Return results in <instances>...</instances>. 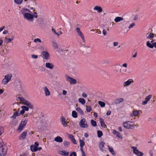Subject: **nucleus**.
<instances>
[{
    "label": "nucleus",
    "instance_id": "f257e3e1",
    "mask_svg": "<svg viewBox=\"0 0 156 156\" xmlns=\"http://www.w3.org/2000/svg\"><path fill=\"white\" fill-rule=\"evenodd\" d=\"M123 127L126 129H133L134 128L135 125L134 122L131 121L124 122L123 123Z\"/></svg>",
    "mask_w": 156,
    "mask_h": 156
},
{
    "label": "nucleus",
    "instance_id": "f03ea898",
    "mask_svg": "<svg viewBox=\"0 0 156 156\" xmlns=\"http://www.w3.org/2000/svg\"><path fill=\"white\" fill-rule=\"evenodd\" d=\"M7 148L5 145L0 144V155L1 156H5L7 153Z\"/></svg>",
    "mask_w": 156,
    "mask_h": 156
},
{
    "label": "nucleus",
    "instance_id": "7ed1b4c3",
    "mask_svg": "<svg viewBox=\"0 0 156 156\" xmlns=\"http://www.w3.org/2000/svg\"><path fill=\"white\" fill-rule=\"evenodd\" d=\"M28 121V119H26L24 121L23 120L21 122L17 129L18 130H20V132H21L23 129V128L26 126Z\"/></svg>",
    "mask_w": 156,
    "mask_h": 156
},
{
    "label": "nucleus",
    "instance_id": "20e7f679",
    "mask_svg": "<svg viewBox=\"0 0 156 156\" xmlns=\"http://www.w3.org/2000/svg\"><path fill=\"white\" fill-rule=\"evenodd\" d=\"M65 77L66 78V80L70 82V84H76V83L77 81L76 79L69 76L67 75H66Z\"/></svg>",
    "mask_w": 156,
    "mask_h": 156
},
{
    "label": "nucleus",
    "instance_id": "39448f33",
    "mask_svg": "<svg viewBox=\"0 0 156 156\" xmlns=\"http://www.w3.org/2000/svg\"><path fill=\"white\" fill-rule=\"evenodd\" d=\"M121 66H116L115 67V69L114 70V72L115 73L118 74L119 73V72H121L122 73H124L126 71V69H125L124 70H121Z\"/></svg>",
    "mask_w": 156,
    "mask_h": 156
},
{
    "label": "nucleus",
    "instance_id": "423d86ee",
    "mask_svg": "<svg viewBox=\"0 0 156 156\" xmlns=\"http://www.w3.org/2000/svg\"><path fill=\"white\" fill-rule=\"evenodd\" d=\"M85 122L86 119H85L83 118L81 119L79 122V125L80 126L84 128L88 127V125L87 123H85Z\"/></svg>",
    "mask_w": 156,
    "mask_h": 156
},
{
    "label": "nucleus",
    "instance_id": "0eeeda50",
    "mask_svg": "<svg viewBox=\"0 0 156 156\" xmlns=\"http://www.w3.org/2000/svg\"><path fill=\"white\" fill-rule=\"evenodd\" d=\"M18 98L19 99L20 101L23 104L27 106H28L31 103L29 101H27L25 100V99L23 98L18 97Z\"/></svg>",
    "mask_w": 156,
    "mask_h": 156
},
{
    "label": "nucleus",
    "instance_id": "6e6552de",
    "mask_svg": "<svg viewBox=\"0 0 156 156\" xmlns=\"http://www.w3.org/2000/svg\"><path fill=\"white\" fill-rule=\"evenodd\" d=\"M76 30L78 35L81 37L83 42L85 43V40L84 39V35L80 31V28L79 27H77L76 28Z\"/></svg>",
    "mask_w": 156,
    "mask_h": 156
},
{
    "label": "nucleus",
    "instance_id": "1a4fd4ad",
    "mask_svg": "<svg viewBox=\"0 0 156 156\" xmlns=\"http://www.w3.org/2000/svg\"><path fill=\"white\" fill-rule=\"evenodd\" d=\"M24 18L25 19H27L28 20H29L30 19H32L34 18L33 15L27 13H26L24 14L23 15Z\"/></svg>",
    "mask_w": 156,
    "mask_h": 156
},
{
    "label": "nucleus",
    "instance_id": "9d476101",
    "mask_svg": "<svg viewBox=\"0 0 156 156\" xmlns=\"http://www.w3.org/2000/svg\"><path fill=\"white\" fill-rule=\"evenodd\" d=\"M42 54L43 55L42 57L43 58L46 60L49 59L50 56L48 52L46 51H43L42 52Z\"/></svg>",
    "mask_w": 156,
    "mask_h": 156
},
{
    "label": "nucleus",
    "instance_id": "9b49d317",
    "mask_svg": "<svg viewBox=\"0 0 156 156\" xmlns=\"http://www.w3.org/2000/svg\"><path fill=\"white\" fill-rule=\"evenodd\" d=\"M136 148V147H133V148L134 149L133 153L137 156H142L144 154L143 152L140 151L137 149H135L134 148Z\"/></svg>",
    "mask_w": 156,
    "mask_h": 156
},
{
    "label": "nucleus",
    "instance_id": "f8f14e48",
    "mask_svg": "<svg viewBox=\"0 0 156 156\" xmlns=\"http://www.w3.org/2000/svg\"><path fill=\"white\" fill-rule=\"evenodd\" d=\"M152 95L150 94L147 96L145 98L144 101H143L142 102V105H146L148 101H149L150 99L151 98Z\"/></svg>",
    "mask_w": 156,
    "mask_h": 156
},
{
    "label": "nucleus",
    "instance_id": "ddd939ff",
    "mask_svg": "<svg viewBox=\"0 0 156 156\" xmlns=\"http://www.w3.org/2000/svg\"><path fill=\"white\" fill-rule=\"evenodd\" d=\"M133 82V81L132 79H129L127 81L124 82L123 83L124 87L128 86L130 85Z\"/></svg>",
    "mask_w": 156,
    "mask_h": 156
},
{
    "label": "nucleus",
    "instance_id": "4468645a",
    "mask_svg": "<svg viewBox=\"0 0 156 156\" xmlns=\"http://www.w3.org/2000/svg\"><path fill=\"white\" fill-rule=\"evenodd\" d=\"M60 121L62 123V125L63 126L67 127L69 126L67 124V122H66V121H65V119L62 116L60 119Z\"/></svg>",
    "mask_w": 156,
    "mask_h": 156
},
{
    "label": "nucleus",
    "instance_id": "2eb2a0df",
    "mask_svg": "<svg viewBox=\"0 0 156 156\" xmlns=\"http://www.w3.org/2000/svg\"><path fill=\"white\" fill-rule=\"evenodd\" d=\"M27 134V132L24 131L19 136V138L20 140H23L25 139Z\"/></svg>",
    "mask_w": 156,
    "mask_h": 156
},
{
    "label": "nucleus",
    "instance_id": "dca6fc26",
    "mask_svg": "<svg viewBox=\"0 0 156 156\" xmlns=\"http://www.w3.org/2000/svg\"><path fill=\"white\" fill-rule=\"evenodd\" d=\"M94 9L95 10H97L99 13L101 12L102 11V9L101 7L98 6H95L94 8Z\"/></svg>",
    "mask_w": 156,
    "mask_h": 156
},
{
    "label": "nucleus",
    "instance_id": "f3484780",
    "mask_svg": "<svg viewBox=\"0 0 156 156\" xmlns=\"http://www.w3.org/2000/svg\"><path fill=\"white\" fill-rule=\"evenodd\" d=\"M43 90L44 91L45 94V95L46 96H49L50 94V93L48 88L46 87H44Z\"/></svg>",
    "mask_w": 156,
    "mask_h": 156
},
{
    "label": "nucleus",
    "instance_id": "a211bd4d",
    "mask_svg": "<svg viewBox=\"0 0 156 156\" xmlns=\"http://www.w3.org/2000/svg\"><path fill=\"white\" fill-rule=\"evenodd\" d=\"M105 144V143L103 141L101 142L99 144V148L100 149L101 151H103V147H104V145Z\"/></svg>",
    "mask_w": 156,
    "mask_h": 156
},
{
    "label": "nucleus",
    "instance_id": "6ab92c4d",
    "mask_svg": "<svg viewBox=\"0 0 156 156\" xmlns=\"http://www.w3.org/2000/svg\"><path fill=\"white\" fill-rule=\"evenodd\" d=\"M113 133L116 136L119 138H122V137L120 133L117 131L116 130H114L113 131Z\"/></svg>",
    "mask_w": 156,
    "mask_h": 156
},
{
    "label": "nucleus",
    "instance_id": "aec40b11",
    "mask_svg": "<svg viewBox=\"0 0 156 156\" xmlns=\"http://www.w3.org/2000/svg\"><path fill=\"white\" fill-rule=\"evenodd\" d=\"M108 150L111 153V154L114 156H115L116 155L115 153V152L114 149L111 146L108 145Z\"/></svg>",
    "mask_w": 156,
    "mask_h": 156
},
{
    "label": "nucleus",
    "instance_id": "412c9836",
    "mask_svg": "<svg viewBox=\"0 0 156 156\" xmlns=\"http://www.w3.org/2000/svg\"><path fill=\"white\" fill-rule=\"evenodd\" d=\"M140 114L139 111L136 110L133 112V113L131 114V115L132 116H136Z\"/></svg>",
    "mask_w": 156,
    "mask_h": 156
},
{
    "label": "nucleus",
    "instance_id": "4be33fe9",
    "mask_svg": "<svg viewBox=\"0 0 156 156\" xmlns=\"http://www.w3.org/2000/svg\"><path fill=\"white\" fill-rule=\"evenodd\" d=\"M124 100L122 98H117L115 100L114 103L115 104H117L120 103L122 102Z\"/></svg>",
    "mask_w": 156,
    "mask_h": 156
},
{
    "label": "nucleus",
    "instance_id": "5701e85b",
    "mask_svg": "<svg viewBox=\"0 0 156 156\" xmlns=\"http://www.w3.org/2000/svg\"><path fill=\"white\" fill-rule=\"evenodd\" d=\"M46 67L47 68L52 69L53 68L54 66L52 63H46Z\"/></svg>",
    "mask_w": 156,
    "mask_h": 156
},
{
    "label": "nucleus",
    "instance_id": "b1692460",
    "mask_svg": "<svg viewBox=\"0 0 156 156\" xmlns=\"http://www.w3.org/2000/svg\"><path fill=\"white\" fill-rule=\"evenodd\" d=\"M12 77V74H9L6 75L5 76V78L9 81L11 79Z\"/></svg>",
    "mask_w": 156,
    "mask_h": 156
},
{
    "label": "nucleus",
    "instance_id": "393cba45",
    "mask_svg": "<svg viewBox=\"0 0 156 156\" xmlns=\"http://www.w3.org/2000/svg\"><path fill=\"white\" fill-rule=\"evenodd\" d=\"M55 141L57 142H62L63 141V140L62 137L59 136L56 137L54 139Z\"/></svg>",
    "mask_w": 156,
    "mask_h": 156
},
{
    "label": "nucleus",
    "instance_id": "a878e982",
    "mask_svg": "<svg viewBox=\"0 0 156 156\" xmlns=\"http://www.w3.org/2000/svg\"><path fill=\"white\" fill-rule=\"evenodd\" d=\"M100 122L101 123V126L102 127L105 128V127L106 126V124L104 123V120L101 118H100Z\"/></svg>",
    "mask_w": 156,
    "mask_h": 156
},
{
    "label": "nucleus",
    "instance_id": "bb28decb",
    "mask_svg": "<svg viewBox=\"0 0 156 156\" xmlns=\"http://www.w3.org/2000/svg\"><path fill=\"white\" fill-rule=\"evenodd\" d=\"M79 142L80 144V150H83V147L85 144V142L81 140H79Z\"/></svg>",
    "mask_w": 156,
    "mask_h": 156
},
{
    "label": "nucleus",
    "instance_id": "cd10ccee",
    "mask_svg": "<svg viewBox=\"0 0 156 156\" xmlns=\"http://www.w3.org/2000/svg\"><path fill=\"white\" fill-rule=\"evenodd\" d=\"M123 20V18L122 17L118 16L115 19L114 21L116 22L117 23L120 21L121 20Z\"/></svg>",
    "mask_w": 156,
    "mask_h": 156
},
{
    "label": "nucleus",
    "instance_id": "c85d7f7f",
    "mask_svg": "<svg viewBox=\"0 0 156 156\" xmlns=\"http://www.w3.org/2000/svg\"><path fill=\"white\" fill-rule=\"evenodd\" d=\"M20 115V114H19L18 112H16L14 113L13 115L11 117V118L15 119H16V116H19Z\"/></svg>",
    "mask_w": 156,
    "mask_h": 156
},
{
    "label": "nucleus",
    "instance_id": "c756f323",
    "mask_svg": "<svg viewBox=\"0 0 156 156\" xmlns=\"http://www.w3.org/2000/svg\"><path fill=\"white\" fill-rule=\"evenodd\" d=\"M76 110L81 115H84V114L83 111L80 107L76 108Z\"/></svg>",
    "mask_w": 156,
    "mask_h": 156
},
{
    "label": "nucleus",
    "instance_id": "7c9ffc66",
    "mask_svg": "<svg viewBox=\"0 0 156 156\" xmlns=\"http://www.w3.org/2000/svg\"><path fill=\"white\" fill-rule=\"evenodd\" d=\"M72 116L74 118L77 117V113L75 111H73L72 114Z\"/></svg>",
    "mask_w": 156,
    "mask_h": 156
},
{
    "label": "nucleus",
    "instance_id": "2f4dec72",
    "mask_svg": "<svg viewBox=\"0 0 156 156\" xmlns=\"http://www.w3.org/2000/svg\"><path fill=\"white\" fill-rule=\"evenodd\" d=\"M30 150L32 152H36L37 151L36 147L33 145L30 146Z\"/></svg>",
    "mask_w": 156,
    "mask_h": 156
},
{
    "label": "nucleus",
    "instance_id": "473e14b6",
    "mask_svg": "<svg viewBox=\"0 0 156 156\" xmlns=\"http://www.w3.org/2000/svg\"><path fill=\"white\" fill-rule=\"evenodd\" d=\"M62 155H64L65 156H68L69 153L68 152H66L65 151H61V153H60Z\"/></svg>",
    "mask_w": 156,
    "mask_h": 156
},
{
    "label": "nucleus",
    "instance_id": "72a5a7b5",
    "mask_svg": "<svg viewBox=\"0 0 156 156\" xmlns=\"http://www.w3.org/2000/svg\"><path fill=\"white\" fill-rule=\"evenodd\" d=\"M63 144L65 147H68L70 145V142L66 140H65Z\"/></svg>",
    "mask_w": 156,
    "mask_h": 156
},
{
    "label": "nucleus",
    "instance_id": "f704fd0d",
    "mask_svg": "<svg viewBox=\"0 0 156 156\" xmlns=\"http://www.w3.org/2000/svg\"><path fill=\"white\" fill-rule=\"evenodd\" d=\"M79 102L83 105L86 102L85 100L83 98H79L78 100Z\"/></svg>",
    "mask_w": 156,
    "mask_h": 156
},
{
    "label": "nucleus",
    "instance_id": "c9c22d12",
    "mask_svg": "<svg viewBox=\"0 0 156 156\" xmlns=\"http://www.w3.org/2000/svg\"><path fill=\"white\" fill-rule=\"evenodd\" d=\"M154 37V34L152 33H151L147 37V38L149 39L153 38Z\"/></svg>",
    "mask_w": 156,
    "mask_h": 156
},
{
    "label": "nucleus",
    "instance_id": "e433bc0d",
    "mask_svg": "<svg viewBox=\"0 0 156 156\" xmlns=\"http://www.w3.org/2000/svg\"><path fill=\"white\" fill-rule=\"evenodd\" d=\"M25 11H27L28 12H29L30 13H32V12L30 11V9H26V8L23 9H22L21 10V12L22 14H24L23 13H24V12Z\"/></svg>",
    "mask_w": 156,
    "mask_h": 156
},
{
    "label": "nucleus",
    "instance_id": "4c0bfd02",
    "mask_svg": "<svg viewBox=\"0 0 156 156\" xmlns=\"http://www.w3.org/2000/svg\"><path fill=\"white\" fill-rule=\"evenodd\" d=\"M146 44L147 46L149 48H153V44H151L149 41H147V42Z\"/></svg>",
    "mask_w": 156,
    "mask_h": 156
},
{
    "label": "nucleus",
    "instance_id": "58836bf2",
    "mask_svg": "<svg viewBox=\"0 0 156 156\" xmlns=\"http://www.w3.org/2000/svg\"><path fill=\"white\" fill-rule=\"evenodd\" d=\"M90 122L91 124L93 126L95 127L97 126V122L96 121H95L93 119H91L90 121Z\"/></svg>",
    "mask_w": 156,
    "mask_h": 156
},
{
    "label": "nucleus",
    "instance_id": "ea45409f",
    "mask_svg": "<svg viewBox=\"0 0 156 156\" xmlns=\"http://www.w3.org/2000/svg\"><path fill=\"white\" fill-rule=\"evenodd\" d=\"M97 134L98 137L99 138H100L102 136L103 133L100 130H98L97 131Z\"/></svg>",
    "mask_w": 156,
    "mask_h": 156
},
{
    "label": "nucleus",
    "instance_id": "a19ab883",
    "mask_svg": "<svg viewBox=\"0 0 156 156\" xmlns=\"http://www.w3.org/2000/svg\"><path fill=\"white\" fill-rule=\"evenodd\" d=\"M98 103L101 107H104L105 105V103L104 102L101 101H99Z\"/></svg>",
    "mask_w": 156,
    "mask_h": 156
},
{
    "label": "nucleus",
    "instance_id": "79ce46f5",
    "mask_svg": "<svg viewBox=\"0 0 156 156\" xmlns=\"http://www.w3.org/2000/svg\"><path fill=\"white\" fill-rule=\"evenodd\" d=\"M9 82V81L6 80L5 78H4L2 81V83L4 85H5L6 84Z\"/></svg>",
    "mask_w": 156,
    "mask_h": 156
},
{
    "label": "nucleus",
    "instance_id": "37998d69",
    "mask_svg": "<svg viewBox=\"0 0 156 156\" xmlns=\"http://www.w3.org/2000/svg\"><path fill=\"white\" fill-rule=\"evenodd\" d=\"M21 108L23 109L25 111H28L29 109V108L28 107H27L25 106H22L21 107Z\"/></svg>",
    "mask_w": 156,
    "mask_h": 156
},
{
    "label": "nucleus",
    "instance_id": "c03bdc74",
    "mask_svg": "<svg viewBox=\"0 0 156 156\" xmlns=\"http://www.w3.org/2000/svg\"><path fill=\"white\" fill-rule=\"evenodd\" d=\"M14 2L18 5H20L22 2L23 0H14Z\"/></svg>",
    "mask_w": 156,
    "mask_h": 156
},
{
    "label": "nucleus",
    "instance_id": "a18cd8bd",
    "mask_svg": "<svg viewBox=\"0 0 156 156\" xmlns=\"http://www.w3.org/2000/svg\"><path fill=\"white\" fill-rule=\"evenodd\" d=\"M86 110L88 112H90L92 110L90 106H86Z\"/></svg>",
    "mask_w": 156,
    "mask_h": 156
},
{
    "label": "nucleus",
    "instance_id": "49530a36",
    "mask_svg": "<svg viewBox=\"0 0 156 156\" xmlns=\"http://www.w3.org/2000/svg\"><path fill=\"white\" fill-rule=\"evenodd\" d=\"M52 46L55 48L57 49L58 48V46L57 43L53 41V42Z\"/></svg>",
    "mask_w": 156,
    "mask_h": 156
},
{
    "label": "nucleus",
    "instance_id": "de8ad7c7",
    "mask_svg": "<svg viewBox=\"0 0 156 156\" xmlns=\"http://www.w3.org/2000/svg\"><path fill=\"white\" fill-rule=\"evenodd\" d=\"M4 132V128L3 127H0V136Z\"/></svg>",
    "mask_w": 156,
    "mask_h": 156
},
{
    "label": "nucleus",
    "instance_id": "09e8293b",
    "mask_svg": "<svg viewBox=\"0 0 156 156\" xmlns=\"http://www.w3.org/2000/svg\"><path fill=\"white\" fill-rule=\"evenodd\" d=\"M5 39L7 40V41L8 42V43L12 41L13 40V38H6Z\"/></svg>",
    "mask_w": 156,
    "mask_h": 156
},
{
    "label": "nucleus",
    "instance_id": "8fccbe9b",
    "mask_svg": "<svg viewBox=\"0 0 156 156\" xmlns=\"http://www.w3.org/2000/svg\"><path fill=\"white\" fill-rule=\"evenodd\" d=\"M34 41L35 42H36L37 41H38L39 42H41V40L39 38H36L34 39Z\"/></svg>",
    "mask_w": 156,
    "mask_h": 156
},
{
    "label": "nucleus",
    "instance_id": "3c124183",
    "mask_svg": "<svg viewBox=\"0 0 156 156\" xmlns=\"http://www.w3.org/2000/svg\"><path fill=\"white\" fill-rule=\"evenodd\" d=\"M135 25V23H132L130 24L128 28H129L130 29L133 27Z\"/></svg>",
    "mask_w": 156,
    "mask_h": 156
},
{
    "label": "nucleus",
    "instance_id": "603ef678",
    "mask_svg": "<svg viewBox=\"0 0 156 156\" xmlns=\"http://www.w3.org/2000/svg\"><path fill=\"white\" fill-rule=\"evenodd\" d=\"M68 137L71 140L72 139L74 138V136L72 135L71 134H69L68 135Z\"/></svg>",
    "mask_w": 156,
    "mask_h": 156
},
{
    "label": "nucleus",
    "instance_id": "864d4df0",
    "mask_svg": "<svg viewBox=\"0 0 156 156\" xmlns=\"http://www.w3.org/2000/svg\"><path fill=\"white\" fill-rule=\"evenodd\" d=\"M102 63L103 64L105 63L108 64V62L107 60H105L102 61Z\"/></svg>",
    "mask_w": 156,
    "mask_h": 156
},
{
    "label": "nucleus",
    "instance_id": "5fc2aeb1",
    "mask_svg": "<svg viewBox=\"0 0 156 156\" xmlns=\"http://www.w3.org/2000/svg\"><path fill=\"white\" fill-rule=\"evenodd\" d=\"M27 107H29V108H30L32 109H33L34 108L33 105L31 103L30 104V105Z\"/></svg>",
    "mask_w": 156,
    "mask_h": 156
},
{
    "label": "nucleus",
    "instance_id": "6e6d98bb",
    "mask_svg": "<svg viewBox=\"0 0 156 156\" xmlns=\"http://www.w3.org/2000/svg\"><path fill=\"white\" fill-rule=\"evenodd\" d=\"M71 141L74 144H76V141L74 139V138L73 139H72L71 140Z\"/></svg>",
    "mask_w": 156,
    "mask_h": 156
},
{
    "label": "nucleus",
    "instance_id": "4d7b16f0",
    "mask_svg": "<svg viewBox=\"0 0 156 156\" xmlns=\"http://www.w3.org/2000/svg\"><path fill=\"white\" fill-rule=\"evenodd\" d=\"M30 5L32 6H34L35 5H36L37 4L36 2L32 3V2H30Z\"/></svg>",
    "mask_w": 156,
    "mask_h": 156
},
{
    "label": "nucleus",
    "instance_id": "13d9d810",
    "mask_svg": "<svg viewBox=\"0 0 156 156\" xmlns=\"http://www.w3.org/2000/svg\"><path fill=\"white\" fill-rule=\"evenodd\" d=\"M82 96L84 98H85L87 97V94L84 92L83 93Z\"/></svg>",
    "mask_w": 156,
    "mask_h": 156
},
{
    "label": "nucleus",
    "instance_id": "bf43d9fd",
    "mask_svg": "<svg viewBox=\"0 0 156 156\" xmlns=\"http://www.w3.org/2000/svg\"><path fill=\"white\" fill-rule=\"evenodd\" d=\"M31 57L32 58H34L35 59H36L38 58V56L37 55H31Z\"/></svg>",
    "mask_w": 156,
    "mask_h": 156
},
{
    "label": "nucleus",
    "instance_id": "052dcab7",
    "mask_svg": "<svg viewBox=\"0 0 156 156\" xmlns=\"http://www.w3.org/2000/svg\"><path fill=\"white\" fill-rule=\"evenodd\" d=\"M107 32L105 29H103L102 31V33L104 35H106V34Z\"/></svg>",
    "mask_w": 156,
    "mask_h": 156
},
{
    "label": "nucleus",
    "instance_id": "680f3d73",
    "mask_svg": "<svg viewBox=\"0 0 156 156\" xmlns=\"http://www.w3.org/2000/svg\"><path fill=\"white\" fill-rule=\"evenodd\" d=\"M24 113L25 111L23 109H22V110L20 111V115H23L24 114Z\"/></svg>",
    "mask_w": 156,
    "mask_h": 156
},
{
    "label": "nucleus",
    "instance_id": "e2e57ef3",
    "mask_svg": "<svg viewBox=\"0 0 156 156\" xmlns=\"http://www.w3.org/2000/svg\"><path fill=\"white\" fill-rule=\"evenodd\" d=\"M34 146H35V147H37L39 146V144L37 142H35L34 143Z\"/></svg>",
    "mask_w": 156,
    "mask_h": 156
},
{
    "label": "nucleus",
    "instance_id": "0e129e2a",
    "mask_svg": "<svg viewBox=\"0 0 156 156\" xmlns=\"http://www.w3.org/2000/svg\"><path fill=\"white\" fill-rule=\"evenodd\" d=\"M81 151L82 153V156H86L84 151H83V150H81Z\"/></svg>",
    "mask_w": 156,
    "mask_h": 156
},
{
    "label": "nucleus",
    "instance_id": "69168bd1",
    "mask_svg": "<svg viewBox=\"0 0 156 156\" xmlns=\"http://www.w3.org/2000/svg\"><path fill=\"white\" fill-rule=\"evenodd\" d=\"M111 111L110 110L108 111L106 113V115H109L111 114Z\"/></svg>",
    "mask_w": 156,
    "mask_h": 156
},
{
    "label": "nucleus",
    "instance_id": "338daca9",
    "mask_svg": "<svg viewBox=\"0 0 156 156\" xmlns=\"http://www.w3.org/2000/svg\"><path fill=\"white\" fill-rule=\"evenodd\" d=\"M8 33V30H5L3 32V34H6Z\"/></svg>",
    "mask_w": 156,
    "mask_h": 156
},
{
    "label": "nucleus",
    "instance_id": "774afa93",
    "mask_svg": "<svg viewBox=\"0 0 156 156\" xmlns=\"http://www.w3.org/2000/svg\"><path fill=\"white\" fill-rule=\"evenodd\" d=\"M118 44V42H114L113 45L114 46H117Z\"/></svg>",
    "mask_w": 156,
    "mask_h": 156
}]
</instances>
